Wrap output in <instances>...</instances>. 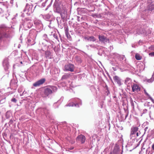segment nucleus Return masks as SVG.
<instances>
[{
    "label": "nucleus",
    "instance_id": "nucleus-1",
    "mask_svg": "<svg viewBox=\"0 0 154 154\" xmlns=\"http://www.w3.org/2000/svg\"><path fill=\"white\" fill-rule=\"evenodd\" d=\"M64 69V71L72 72L74 69V65L72 64L69 63L65 65Z\"/></svg>",
    "mask_w": 154,
    "mask_h": 154
},
{
    "label": "nucleus",
    "instance_id": "nucleus-2",
    "mask_svg": "<svg viewBox=\"0 0 154 154\" xmlns=\"http://www.w3.org/2000/svg\"><path fill=\"white\" fill-rule=\"evenodd\" d=\"M86 140L85 137L82 134H80L76 138V141L77 142L83 143H85Z\"/></svg>",
    "mask_w": 154,
    "mask_h": 154
},
{
    "label": "nucleus",
    "instance_id": "nucleus-3",
    "mask_svg": "<svg viewBox=\"0 0 154 154\" xmlns=\"http://www.w3.org/2000/svg\"><path fill=\"white\" fill-rule=\"evenodd\" d=\"M98 38L99 41L104 43H105L109 41L108 38L103 35H99Z\"/></svg>",
    "mask_w": 154,
    "mask_h": 154
},
{
    "label": "nucleus",
    "instance_id": "nucleus-4",
    "mask_svg": "<svg viewBox=\"0 0 154 154\" xmlns=\"http://www.w3.org/2000/svg\"><path fill=\"white\" fill-rule=\"evenodd\" d=\"M53 93L52 90L50 88H47L44 89V97H48L49 94Z\"/></svg>",
    "mask_w": 154,
    "mask_h": 154
},
{
    "label": "nucleus",
    "instance_id": "nucleus-5",
    "mask_svg": "<svg viewBox=\"0 0 154 154\" xmlns=\"http://www.w3.org/2000/svg\"><path fill=\"white\" fill-rule=\"evenodd\" d=\"M132 91L133 92H138L140 91L141 88L138 85L134 84L131 86Z\"/></svg>",
    "mask_w": 154,
    "mask_h": 154
},
{
    "label": "nucleus",
    "instance_id": "nucleus-6",
    "mask_svg": "<svg viewBox=\"0 0 154 154\" xmlns=\"http://www.w3.org/2000/svg\"><path fill=\"white\" fill-rule=\"evenodd\" d=\"M45 81V79H42L38 81L33 84V86L34 87H37L43 84Z\"/></svg>",
    "mask_w": 154,
    "mask_h": 154
},
{
    "label": "nucleus",
    "instance_id": "nucleus-7",
    "mask_svg": "<svg viewBox=\"0 0 154 154\" xmlns=\"http://www.w3.org/2000/svg\"><path fill=\"white\" fill-rule=\"evenodd\" d=\"M138 128L137 127H133L131 129V135L134 134L138 131Z\"/></svg>",
    "mask_w": 154,
    "mask_h": 154
},
{
    "label": "nucleus",
    "instance_id": "nucleus-8",
    "mask_svg": "<svg viewBox=\"0 0 154 154\" xmlns=\"http://www.w3.org/2000/svg\"><path fill=\"white\" fill-rule=\"evenodd\" d=\"M84 38L86 40L91 41L94 42L96 41V39L93 36L85 37H84Z\"/></svg>",
    "mask_w": 154,
    "mask_h": 154
},
{
    "label": "nucleus",
    "instance_id": "nucleus-9",
    "mask_svg": "<svg viewBox=\"0 0 154 154\" xmlns=\"http://www.w3.org/2000/svg\"><path fill=\"white\" fill-rule=\"evenodd\" d=\"M71 75L69 73H66L62 76L61 79L62 80L66 79H68L71 76Z\"/></svg>",
    "mask_w": 154,
    "mask_h": 154
},
{
    "label": "nucleus",
    "instance_id": "nucleus-10",
    "mask_svg": "<svg viewBox=\"0 0 154 154\" xmlns=\"http://www.w3.org/2000/svg\"><path fill=\"white\" fill-rule=\"evenodd\" d=\"M114 80L116 82H117L119 84L120 83V81L119 78L116 75H115L113 78Z\"/></svg>",
    "mask_w": 154,
    "mask_h": 154
},
{
    "label": "nucleus",
    "instance_id": "nucleus-11",
    "mask_svg": "<svg viewBox=\"0 0 154 154\" xmlns=\"http://www.w3.org/2000/svg\"><path fill=\"white\" fill-rule=\"evenodd\" d=\"M154 81V74H153L151 78L148 79L147 80V82L149 83H152Z\"/></svg>",
    "mask_w": 154,
    "mask_h": 154
},
{
    "label": "nucleus",
    "instance_id": "nucleus-12",
    "mask_svg": "<svg viewBox=\"0 0 154 154\" xmlns=\"http://www.w3.org/2000/svg\"><path fill=\"white\" fill-rule=\"evenodd\" d=\"M135 57L136 59L137 60H140L142 58L141 56H140L139 54H137L135 55Z\"/></svg>",
    "mask_w": 154,
    "mask_h": 154
},
{
    "label": "nucleus",
    "instance_id": "nucleus-13",
    "mask_svg": "<svg viewBox=\"0 0 154 154\" xmlns=\"http://www.w3.org/2000/svg\"><path fill=\"white\" fill-rule=\"evenodd\" d=\"M3 65L4 66L8 67L9 65V63L8 60H4L3 63Z\"/></svg>",
    "mask_w": 154,
    "mask_h": 154
},
{
    "label": "nucleus",
    "instance_id": "nucleus-14",
    "mask_svg": "<svg viewBox=\"0 0 154 154\" xmlns=\"http://www.w3.org/2000/svg\"><path fill=\"white\" fill-rule=\"evenodd\" d=\"M51 52L49 51H46L45 52V57L47 58L51 56Z\"/></svg>",
    "mask_w": 154,
    "mask_h": 154
},
{
    "label": "nucleus",
    "instance_id": "nucleus-15",
    "mask_svg": "<svg viewBox=\"0 0 154 154\" xmlns=\"http://www.w3.org/2000/svg\"><path fill=\"white\" fill-rule=\"evenodd\" d=\"M3 37L6 38H9L10 35L9 33H5L3 35Z\"/></svg>",
    "mask_w": 154,
    "mask_h": 154
},
{
    "label": "nucleus",
    "instance_id": "nucleus-16",
    "mask_svg": "<svg viewBox=\"0 0 154 154\" xmlns=\"http://www.w3.org/2000/svg\"><path fill=\"white\" fill-rule=\"evenodd\" d=\"M50 88L52 90L53 92H54L56 91L57 89V87L55 86H51Z\"/></svg>",
    "mask_w": 154,
    "mask_h": 154
},
{
    "label": "nucleus",
    "instance_id": "nucleus-17",
    "mask_svg": "<svg viewBox=\"0 0 154 154\" xmlns=\"http://www.w3.org/2000/svg\"><path fill=\"white\" fill-rule=\"evenodd\" d=\"M68 39H70L71 38V36L70 34H69V32H66L65 33Z\"/></svg>",
    "mask_w": 154,
    "mask_h": 154
},
{
    "label": "nucleus",
    "instance_id": "nucleus-18",
    "mask_svg": "<svg viewBox=\"0 0 154 154\" xmlns=\"http://www.w3.org/2000/svg\"><path fill=\"white\" fill-rule=\"evenodd\" d=\"M149 55L151 56H154V52L149 53Z\"/></svg>",
    "mask_w": 154,
    "mask_h": 154
},
{
    "label": "nucleus",
    "instance_id": "nucleus-19",
    "mask_svg": "<svg viewBox=\"0 0 154 154\" xmlns=\"http://www.w3.org/2000/svg\"><path fill=\"white\" fill-rule=\"evenodd\" d=\"M11 101L15 103H16L17 102V100L15 98H13L11 99Z\"/></svg>",
    "mask_w": 154,
    "mask_h": 154
},
{
    "label": "nucleus",
    "instance_id": "nucleus-20",
    "mask_svg": "<svg viewBox=\"0 0 154 154\" xmlns=\"http://www.w3.org/2000/svg\"><path fill=\"white\" fill-rule=\"evenodd\" d=\"M145 94L147 96H149V94L146 92V90L145 89L144 90Z\"/></svg>",
    "mask_w": 154,
    "mask_h": 154
},
{
    "label": "nucleus",
    "instance_id": "nucleus-21",
    "mask_svg": "<svg viewBox=\"0 0 154 154\" xmlns=\"http://www.w3.org/2000/svg\"><path fill=\"white\" fill-rule=\"evenodd\" d=\"M115 150L114 149L113 151V152H110L109 154H115Z\"/></svg>",
    "mask_w": 154,
    "mask_h": 154
},
{
    "label": "nucleus",
    "instance_id": "nucleus-22",
    "mask_svg": "<svg viewBox=\"0 0 154 154\" xmlns=\"http://www.w3.org/2000/svg\"><path fill=\"white\" fill-rule=\"evenodd\" d=\"M65 33L68 32H69V29L67 28H66L65 30Z\"/></svg>",
    "mask_w": 154,
    "mask_h": 154
},
{
    "label": "nucleus",
    "instance_id": "nucleus-23",
    "mask_svg": "<svg viewBox=\"0 0 154 154\" xmlns=\"http://www.w3.org/2000/svg\"><path fill=\"white\" fill-rule=\"evenodd\" d=\"M140 134V133H139V132H137L136 133V136H137V137L138 136H139V134Z\"/></svg>",
    "mask_w": 154,
    "mask_h": 154
},
{
    "label": "nucleus",
    "instance_id": "nucleus-24",
    "mask_svg": "<svg viewBox=\"0 0 154 154\" xmlns=\"http://www.w3.org/2000/svg\"><path fill=\"white\" fill-rule=\"evenodd\" d=\"M152 149L154 150V143L152 145Z\"/></svg>",
    "mask_w": 154,
    "mask_h": 154
},
{
    "label": "nucleus",
    "instance_id": "nucleus-25",
    "mask_svg": "<svg viewBox=\"0 0 154 154\" xmlns=\"http://www.w3.org/2000/svg\"><path fill=\"white\" fill-rule=\"evenodd\" d=\"M74 148V147H71V148H69V149H70V150H72V149H73Z\"/></svg>",
    "mask_w": 154,
    "mask_h": 154
},
{
    "label": "nucleus",
    "instance_id": "nucleus-26",
    "mask_svg": "<svg viewBox=\"0 0 154 154\" xmlns=\"http://www.w3.org/2000/svg\"><path fill=\"white\" fill-rule=\"evenodd\" d=\"M20 63L21 64H23V62L22 61H21L20 62Z\"/></svg>",
    "mask_w": 154,
    "mask_h": 154
},
{
    "label": "nucleus",
    "instance_id": "nucleus-27",
    "mask_svg": "<svg viewBox=\"0 0 154 154\" xmlns=\"http://www.w3.org/2000/svg\"><path fill=\"white\" fill-rule=\"evenodd\" d=\"M112 68H113V69H114V70H115V69H114V67H113Z\"/></svg>",
    "mask_w": 154,
    "mask_h": 154
}]
</instances>
